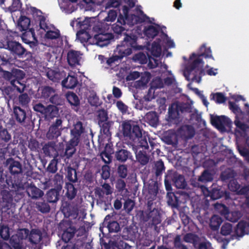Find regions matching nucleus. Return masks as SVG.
I'll return each mask as SVG.
<instances>
[{
    "mask_svg": "<svg viewBox=\"0 0 249 249\" xmlns=\"http://www.w3.org/2000/svg\"><path fill=\"white\" fill-rule=\"evenodd\" d=\"M229 109L235 115L234 124L236 127L243 132H245L249 128L246 124L242 123L240 120L249 123V104L245 103L244 105V111H242L240 107L234 102L229 101Z\"/></svg>",
    "mask_w": 249,
    "mask_h": 249,
    "instance_id": "nucleus-6",
    "label": "nucleus"
},
{
    "mask_svg": "<svg viewBox=\"0 0 249 249\" xmlns=\"http://www.w3.org/2000/svg\"><path fill=\"white\" fill-rule=\"evenodd\" d=\"M67 61L70 66L74 67L79 65V53L77 51L70 50L67 53Z\"/></svg>",
    "mask_w": 249,
    "mask_h": 249,
    "instance_id": "nucleus-29",
    "label": "nucleus"
},
{
    "mask_svg": "<svg viewBox=\"0 0 249 249\" xmlns=\"http://www.w3.org/2000/svg\"><path fill=\"white\" fill-rule=\"evenodd\" d=\"M25 75L23 71L19 69H13L11 72L5 71L3 77L11 86L4 87L2 90L3 94L11 99L13 97L14 90L18 93H23L26 87L25 82L22 81Z\"/></svg>",
    "mask_w": 249,
    "mask_h": 249,
    "instance_id": "nucleus-4",
    "label": "nucleus"
},
{
    "mask_svg": "<svg viewBox=\"0 0 249 249\" xmlns=\"http://www.w3.org/2000/svg\"><path fill=\"white\" fill-rule=\"evenodd\" d=\"M6 49H8L12 53L18 56L22 55L25 52V49L21 44L16 41L7 40L6 41Z\"/></svg>",
    "mask_w": 249,
    "mask_h": 249,
    "instance_id": "nucleus-21",
    "label": "nucleus"
},
{
    "mask_svg": "<svg viewBox=\"0 0 249 249\" xmlns=\"http://www.w3.org/2000/svg\"><path fill=\"white\" fill-rule=\"evenodd\" d=\"M115 187L117 192L122 194L126 193L127 190L126 188V183L124 180L119 178L115 182Z\"/></svg>",
    "mask_w": 249,
    "mask_h": 249,
    "instance_id": "nucleus-50",
    "label": "nucleus"
},
{
    "mask_svg": "<svg viewBox=\"0 0 249 249\" xmlns=\"http://www.w3.org/2000/svg\"><path fill=\"white\" fill-rule=\"evenodd\" d=\"M111 216L108 214L107 215L104 221V224L107 225L108 231L110 233L118 232L121 230L119 224L114 220H110Z\"/></svg>",
    "mask_w": 249,
    "mask_h": 249,
    "instance_id": "nucleus-25",
    "label": "nucleus"
},
{
    "mask_svg": "<svg viewBox=\"0 0 249 249\" xmlns=\"http://www.w3.org/2000/svg\"><path fill=\"white\" fill-rule=\"evenodd\" d=\"M114 157L116 160L120 163H124L127 160H133V157L132 153L126 149L119 147L115 152Z\"/></svg>",
    "mask_w": 249,
    "mask_h": 249,
    "instance_id": "nucleus-18",
    "label": "nucleus"
},
{
    "mask_svg": "<svg viewBox=\"0 0 249 249\" xmlns=\"http://www.w3.org/2000/svg\"><path fill=\"white\" fill-rule=\"evenodd\" d=\"M80 30L76 33V38L82 43H88L92 45L93 37L89 35L88 30L90 29V25L88 20L79 22Z\"/></svg>",
    "mask_w": 249,
    "mask_h": 249,
    "instance_id": "nucleus-8",
    "label": "nucleus"
},
{
    "mask_svg": "<svg viewBox=\"0 0 249 249\" xmlns=\"http://www.w3.org/2000/svg\"><path fill=\"white\" fill-rule=\"evenodd\" d=\"M213 175L212 173V172L209 170L206 169L202 172L197 180L193 179L191 180V184L195 187L202 188L203 185L200 182H211L213 180Z\"/></svg>",
    "mask_w": 249,
    "mask_h": 249,
    "instance_id": "nucleus-14",
    "label": "nucleus"
},
{
    "mask_svg": "<svg viewBox=\"0 0 249 249\" xmlns=\"http://www.w3.org/2000/svg\"><path fill=\"white\" fill-rule=\"evenodd\" d=\"M114 36L111 33L99 34L93 37L92 45H96L103 47L107 46L113 39Z\"/></svg>",
    "mask_w": 249,
    "mask_h": 249,
    "instance_id": "nucleus-13",
    "label": "nucleus"
},
{
    "mask_svg": "<svg viewBox=\"0 0 249 249\" xmlns=\"http://www.w3.org/2000/svg\"><path fill=\"white\" fill-rule=\"evenodd\" d=\"M122 133L125 140H127L133 145L144 148L148 149V144L146 138L142 136V129L139 125L136 124L131 120L125 121L122 124Z\"/></svg>",
    "mask_w": 249,
    "mask_h": 249,
    "instance_id": "nucleus-2",
    "label": "nucleus"
},
{
    "mask_svg": "<svg viewBox=\"0 0 249 249\" xmlns=\"http://www.w3.org/2000/svg\"><path fill=\"white\" fill-rule=\"evenodd\" d=\"M61 210L65 217L73 219L78 217L79 210L76 205H71L69 202L65 201L62 204Z\"/></svg>",
    "mask_w": 249,
    "mask_h": 249,
    "instance_id": "nucleus-11",
    "label": "nucleus"
},
{
    "mask_svg": "<svg viewBox=\"0 0 249 249\" xmlns=\"http://www.w3.org/2000/svg\"><path fill=\"white\" fill-rule=\"evenodd\" d=\"M161 48L160 44L155 41L152 43L151 47V53L156 57H160L161 55Z\"/></svg>",
    "mask_w": 249,
    "mask_h": 249,
    "instance_id": "nucleus-54",
    "label": "nucleus"
},
{
    "mask_svg": "<svg viewBox=\"0 0 249 249\" xmlns=\"http://www.w3.org/2000/svg\"><path fill=\"white\" fill-rule=\"evenodd\" d=\"M78 83L76 76L69 74L65 77L61 82V85L63 88L67 89H73L76 87Z\"/></svg>",
    "mask_w": 249,
    "mask_h": 249,
    "instance_id": "nucleus-26",
    "label": "nucleus"
},
{
    "mask_svg": "<svg viewBox=\"0 0 249 249\" xmlns=\"http://www.w3.org/2000/svg\"><path fill=\"white\" fill-rule=\"evenodd\" d=\"M58 113V109L55 106L48 105L47 106V111L45 114L46 118H53L56 117Z\"/></svg>",
    "mask_w": 249,
    "mask_h": 249,
    "instance_id": "nucleus-49",
    "label": "nucleus"
},
{
    "mask_svg": "<svg viewBox=\"0 0 249 249\" xmlns=\"http://www.w3.org/2000/svg\"><path fill=\"white\" fill-rule=\"evenodd\" d=\"M204 52L200 54L193 53L190 56V61L186 67V71L189 75H193L192 80L200 83L201 78L205 75V71L203 69V62L201 57L206 58H212V52L210 48L204 47Z\"/></svg>",
    "mask_w": 249,
    "mask_h": 249,
    "instance_id": "nucleus-3",
    "label": "nucleus"
},
{
    "mask_svg": "<svg viewBox=\"0 0 249 249\" xmlns=\"http://www.w3.org/2000/svg\"><path fill=\"white\" fill-rule=\"evenodd\" d=\"M181 195L178 192H168L166 195V201L168 205L172 209L178 210L181 203Z\"/></svg>",
    "mask_w": 249,
    "mask_h": 249,
    "instance_id": "nucleus-17",
    "label": "nucleus"
},
{
    "mask_svg": "<svg viewBox=\"0 0 249 249\" xmlns=\"http://www.w3.org/2000/svg\"><path fill=\"white\" fill-rule=\"evenodd\" d=\"M67 191L66 195L69 199L72 200L76 195L77 189L71 183H67Z\"/></svg>",
    "mask_w": 249,
    "mask_h": 249,
    "instance_id": "nucleus-51",
    "label": "nucleus"
},
{
    "mask_svg": "<svg viewBox=\"0 0 249 249\" xmlns=\"http://www.w3.org/2000/svg\"><path fill=\"white\" fill-rule=\"evenodd\" d=\"M66 72L64 71L58 69L53 70L48 68L46 73V76L53 82H59L66 76Z\"/></svg>",
    "mask_w": 249,
    "mask_h": 249,
    "instance_id": "nucleus-19",
    "label": "nucleus"
},
{
    "mask_svg": "<svg viewBox=\"0 0 249 249\" xmlns=\"http://www.w3.org/2000/svg\"><path fill=\"white\" fill-rule=\"evenodd\" d=\"M12 139V135L7 128L0 124V144L8 143Z\"/></svg>",
    "mask_w": 249,
    "mask_h": 249,
    "instance_id": "nucleus-37",
    "label": "nucleus"
},
{
    "mask_svg": "<svg viewBox=\"0 0 249 249\" xmlns=\"http://www.w3.org/2000/svg\"><path fill=\"white\" fill-rule=\"evenodd\" d=\"M173 185L178 189H184L187 186V183L183 175L177 173L171 175Z\"/></svg>",
    "mask_w": 249,
    "mask_h": 249,
    "instance_id": "nucleus-28",
    "label": "nucleus"
},
{
    "mask_svg": "<svg viewBox=\"0 0 249 249\" xmlns=\"http://www.w3.org/2000/svg\"><path fill=\"white\" fill-rule=\"evenodd\" d=\"M85 132V127L83 123L80 121H78L73 124L72 128L71 129L70 139L80 142L81 136Z\"/></svg>",
    "mask_w": 249,
    "mask_h": 249,
    "instance_id": "nucleus-12",
    "label": "nucleus"
},
{
    "mask_svg": "<svg viewBox=\"0 0 249 249\" xmlns=\"http://www.w3.org/2000/svg\"><path fill=\"white\" fill-rule=\"evenodd\" d=\"M225 193L226 191L222 190L218 187H213L210 191H208V196L212 200H216L224 196Z\"/></svg>",
    "mask_w": 249,
    "mask_h": 249,
    "instance_id": "nucleus-40",
    "label": "nucleus"
},
{
    "mask_svg": "<svg viewBox=\"0 0 249 249\" xmlns=\"http://www.w3.org/2000/svg\"><path fill=\"white\" fill-rule=\"evenodd\" d=\"M247 223L244 221H240L237 225L235 230V233L236 236L242 237L245 234V230Z\"/></svg>",
    "mask_w": 249,
    "mask_h": 249,
    "instance_id": "nucleus-48",
    "label": "nucleus"
},
{
    "mask_svg": "<svg viewBox=\"0 0 249 249\" xmlns=\"http://www.w3.org/2000/svg\"><path fill=\"white\" fill-rule=\"evenodd\" d=\"M232 231V225L229 223H225L221 228L220 233L223 236H227L230 235Z\"/></svg>",
    "mask_w": 249,
    "mask_h": 249,
    "instance_id": "nucleus-56",
    "label": "nucleus"
},
{
    "mask_svg": "<svg viewBox=\"0 0 249 249\" xmlns=\"http://www.w3.org/2000/svg\"><path fill=\"white\" fill-rule=\"evenodd\" d=\"M61 189V187H57L56 188H53L49 190L45 196V197L48 202H56L59 199L60 192Z\"/></svg>",
    "mask_w": 249,
    "mask_h": 249,
    "instance_id": "nucleus-24",
    "label": "nucleus"
},
{
    "mask_svg": "<svg viewBox=\"0 0 249 249\" xmlns=\"http://www.w3.org/2000/svg\"><path fill=\"white\" fill-rule=\"evenodd\" d=\"M60 36V32L58 30L56 31H48L45 34L46 38L50 39H57Z\"/></svg>",
    "mask_w": 249,
    "mask_h": 249,
    "instance_id": "nucleus-63",
    "label": "nucleus"
},
{
    "mask_svg": "<svg viewBox=\"0 0 249 249\" xmlns=\"http://www.w3.org/2000/svg\"><path fill=\"white\" fill-rule=\"evenodd\" d=\"M3 190L1 192V198L0 199V215L3 212L10 209L13 205V197L11 191ZM17 192V191H15Z\"/></svg>",
    "mask_w": 249,
    "mask_h": 249,
    "instance_id": "nucleus-9",
    "label": "nucleus"
},
{
    "mask_svg": "<svg viewBox=\"0 0 249 249\" xmlns=\"http://www.w3.org/2000/svg\"><path fill=\"white\" fill-rule=\"evenodd\" d=\"M79 143L71 139L66 142L65 155L67 158L69 159L75 153L76 151L75 147L78 145Z\"/></svg>",
    "mask_w": 249,
    "mask_h": 249,
    "instance_id": "nucleus-30",
    "label": "nucleus"
},
{
    "mask_svg": "<svg viewBox=\"0 0 249 249\" xmlns=\"http://www.w3.org/2000/svg\"><path fill=\"white\" fill-rule=\"evenodd\" d=\"M97 113L98 124L108 121V114L106 110L104 109H100L98 110Z\"/></svg>",
    "mask_w": 249,
    "mask_h": 249,
    "instance_id": "nucleus-55",
    "label": "nucleus"
},
{
    "mask_svg": "<svg viewBox=\"0 0 249 249\" xmlns=\"http://www.w3.org/2000/svg\"><path fill=\"white\" fill-rule=\"evenodd\" d=\"M0 236L4 240H8L10 237L9 229L7 226L0 225Z\"/></svg>",
    "mask_w": 249,
    "mask_h": 249,
    "instance_id": "nucleus-58",
    "label": "nucleus"
},
{
    "mask_svg": "<svg viewBox=\"0 0 249 249\" xmlns=\"http://www.w3.org/2000/svg\"><path fill=\"white\" fill-rule=\"evenodd\" d=\"M57 163V160L54 158L52 160L47 168V171L52 174L55 173L58 170Z\"/></svg>",
    "mask_w": 249,
    "mask_h": 249,
    "instance_id": "nucleus-57",
    "label": "nucleus"
},
{
    "mask_svg": "<svg viewBox=\"0 0 249 249\" xmlns=\"http://www.w3.org/2000/svg\"><path fill=\"white\" fill-rule=\"evenodd\" d=\"M211 122L213 125L220 129L225 127L231 128L232 123L231 120L225 116H211Z\"/></svg>",
    "mask_w": 249,
    "mask_h": 249,
    "instance_id": "nucleus-15",
    "label": "nucleus"
},
{
    "mask_svg": "<svg viewBox=\"0 0 249 249\" xmlns=\"http://www.w3.org/2000/svg\"><path fill=\"white\" fill-rule=\"evenodd\" d=\"M42 239V233L40 230L32 229L29 235V241L32 244H38Z\"/></svg>",
    "mask_w": 249,
    "mask_h": 249,
    "instance_id": "nucleus-35",
    "label": "nucleus"
},
{
    "mask_svg": "<svg viewBox=\"0 0 249 249\" xmlns=\"http://www.w3.org/2000/svg\"><path fill=\"white\" fill-rule=\"evenodd\" d=\"M62 130V120L56 119L49 127L46 137L48 140H56L61 135Z\"/></svg>",
    "mask_w": 249,
    "mask_h": 249,
    "instance_id": "nucleus-10",
    "label": "nucleus"
},
{
    "mask_svg": "<svg viewBox=\"0 0 249 249\" xmlns=\"http://www.w3.org/2000/svg\"><path fill=\"white\" fill-rule=\"evenodd\" d=\"M158 193V187L156 183L150 184L148 186V194L146 195L147 199V209L145 212L144 220L146 221H150L151 224L156 226L161 221V216L158 209L153 208L152 210L153 201L156 198Z\"/></svg>",
    "mask_w": 249,
    "mask_h": 249,
    "instance_id": "nucleus-5",
    "label": "nucleus"
},
{
    "mask_svg": "<svg viewBox=\"0 0 249 249\" xmlns=\"http://www.w3.org/2000/svg\"><path fill=\"white\" fill-rule=\"evenodd\" d=\"M49 101L54 106H58L62 104V99L60 96L57 93L56 91L55 93L49 99Z\"/></svg>",
    "mask_w": 249,
    "mask_h": 249,
    "instance_id": "nucleus-60",
    "label": "nucleus"
},
{
    "mask_svg": "<svg viewBox=\"0 0 249 249\" xmlns=\"http://www.w3.org/2000/svg\"><path fill=\"white\" fill-rule=\"evenodd\" d=\"M174 246L176 249H188L186 246L181 243L180 235H177L174 238Z\"/></svg>",
    "mask_w": 249,
    "mask_h": 249,
    "instance_id": "nucleus-62",
    "label": "nucleus"
},
{
    "mask_svg": "<svg viewBox=\"0 0 249 249\" xmlns=\"http://www.w3.org/2000/svg\"><path fill=\"white\" fill-rule=\"evenodd\" d=\"M183 112L184 108L182 106L173 104L169 108V117L170 119H175L179 115V111Z\"/></svg>",
    "mask_w": 249,
    "mask_h": 249,
    "instance_id": "nucleus-39",
    "label": "nucleus"
},
{
    "mask_svg": "<svg viewBox=\"0 0 249 249\" xmlns=\"http://www.w3.org/2000/svg\"><path fill=\"white\" fill-rule=\"evenodd\" d=\"M66 171V178L71 183H75L77 181V175L75 169L71 167L70 165L65 169Z\"/></svg>",
    "mask_w": 249,
    "mask_h": 249,
    "instance_id": "nucleus-42",
    "label": "nucleus"
},
{
    "mask_svg": "<svg viewBox=\"0 0 249 249\" xmlns=\"http://www.w3.org/2000/svg\"><path fill=\"white\" fill-rule=\"evenodd\" d=\"M154 170L157 177L161 176L165 170L164 163L161 160L157 161L155 164Z\"/></svg>",
    "mask_w": 249,
    "mask_h": 249,
    "instance_id": "nucleus-53",
    "label": "nucleus"
},
{
    "mask_svg": "<svg viewBox=\"0 0 249 249\" xmlns=\"http://www.w3.org/2000/svg\"><path fill=\"white\" fill-rule=\"evenodd\" d=\"M76 229L75 227L71 224L64 230L62 234V239L65 243H68L74 236Z\"/></svg>",
    "mask_w": 249,
    "mask_h": 249,
    "instance_id": "nucleus-32",
    "label": "nucleus"
},
{
    "mask_svg": "<svg viewBox=\"0 0 249 249\" xmlns=\"http://www.w3.org/2000/svg\"><path fill=\"white\" fill-rule=\"evenodd\" d=\"M212 95H213V98L215 100L216 103L217 104L224 103L226 100V97L221 92L212 93Z\"/></svg>",
    "mask_w": 249,
    "mask_h": 249,
    "instance_id": "nucleus-61",
    "label": "nucleus"
},
{
    "mask_svg": "<svg viewBox=\"0 0 249 249\" xmlns=\"http://www.w3.org/2000/svg\"><path fill=\"white\" fill-rule=\"evenodd\" d=\"M4 164L9 173L6 175L5 180L8 189L12 191H19L23 189V168L21 163L12 158H9L5 160Z\"/></svg>",
    "mask_w": 249,
    "mask_h": 249,
    "instance_id": "nucleus-1",
    "label": "nucleus"
},
{
    "mask_svg": "<svg viewBox=\"0 0 249 249\" xmlns=\"http://www.w3.org/2000/svg\"><path fill=\"white\" fill-rule=\"evenodd\" d=\"M27 193L29 197L32 199H37L44 196L42 190L36 187L35 185L31 184L27 189Z\"/></svg>",
    "mask_w": 249,
    "mask_h": 249,
    "instance_id": "nucleus-27",
    "label": "nucleus"
},
{
    "mask_svg": "<svg viewBox=\"0 0 249 249\" xmlns=\"http://www.w3.org/2000/svg\"><path fill=\"white\" fill-rule=\"evenodd\" d=\"M164 141L166 144L175 146L178 144L177 136L174 134L168 135L164 137Z\"/></svg>",
    "mask_w": 249,
    "mask_h": 249,
    "instance_id": "nucleus-59",
    "label": "nucleus"
},
{
    "mask_svg": "<svg viewBox=\"0 0 249 249\" xmlns=\"http://www.w3.org/2000/svg\"><path fill=\"white\" fill-rule=\"evenodd\" d=\"M56 91L53 87L49 86H44L39 88L38 89L40 98L44 99H49Z\"/></svg>",
    "mask_w": 249,
    "mask_h": 249,
    "instance_id": "nucleus-31",
    "label": "nucleus"
},
{
    "mask_svg": "<svg viewBox=\"0 0 249 249\" xmlns=\"http://www.w3.org/2000/svg\"><path fill=\"white\" fill-rule=\"evenodd\" d=\"M49 202H46L44 200L41 199L35 203L36 208L38 211L42 213H47L50 211V206Z\"/></svg>",
    "mask_w": 249,
    "mask_h": 249,
    "instance_id": "nucleus-43",
    "label": "nucleus"
},
{
    "mask_svg": "<svg viewBox=\"0 0 249 249\" xmlns=\"http://www.w3.org/2000/svg\"><path fill=\"white\" fill-rule=\"evenodd\" d=\"M159 29L153 25H149L144 29V34L149 39H153L158 35Z\"/></svg>",
    "mask_w": 249,
    "mask_h": 249,
    "instance_id": "nucleus-45",
    "label": "nucleus"
},
{
    "mask_svg": "<svg viewBox=\"0 0 249 249\" xmlns=\"http://www.w3.org/2000/svg\"><path fill=\"white\" fill-rule=\"evenodd\" d=\"M236 175V174L233 169L227 168L221 172L220 178L222 181L227 182L234 178Z\"/></svg>",
    "mask_w": 249,
    "mask_h": 249,
    "instance_id": "nucleus-41",
    "label": "nucleus"
},
{
    "mask_svg": "<svg viewBox=\"0 0 249 249\" xmlns=\"http://www.w3.org/2000/svg\"><path fill=\"white\" fill-rule=\"evenodd\" d=\"M13 117L17 122L22 124L25 122L27 118L26 112L19 107H14Z\"/></svg>",
    "mask_w": 249,
    "mask_h": 249,
    "instance_id": "nucleus-23",
    "label": "nucleus"
},
{
    "mask_svg": "<svg viewBox=\"0 0 249 249\" xmlns=\"http://www.w3.org/2000/svg\"><path fill=\"white\" fill-rule=\"evenodd\" d=\"M226 211L228 212V210L227 208L223 205ZM225 214H227V219L232 222H236L239 219L242 217V213L239 211H233L231 212H226Z\"/></svg>",
    "mask_w": 249,
    "mask_h": 249,
    "instance_id": "nucleus-44",
    "label": "nucleus"
},
{
    "mask_svg": "<svg viewBox=\"0 0 249 249\" xmlns=\"http://www.w3.org/2000/svg\"><path fill=\"white\" fill-rule=\"evenodd\" d=\"M66 98L72 107L76 111H78L80 106V100L78 96L73 92H68L66 94Z\"/></svg>",
    "mask_w": 249,
    "mask_h": 249,
    "instance_id": "nucleus-33",
    "label": "nucleus"
},
{
    "mask_svg": "<svg viewBox=\"0 0 249 249\" xmlns=\"http://www.w3.org/2000/svg\"><path fill=\"white\" fill-rule=\"evenodd\" d=\"M23 42L29 45L30 47L34 49L37 45L38 41L36 37V34L34 29L31 28L25 31L21 36Z\"/></svg>",
    "mask_w": 249,
    "mask_h": 249,
    "instance_id": "nucleus-16",
    "label": "nucleus"
},
{
    "mask_svg": "<svg viewBox=\"0 0 249 249\" xmlns=\"http://www.w3.org/2000/svg\"><path fill=\"white\" fill-rule=\"evenodd\" d=\"M144 119L146 122L153 127H156L159 124V116L155 111L147 112L144 116Z\"/></svg>",
    "mask_w": 249,
    "mask_h": 249,
    "instance_id": "nucleus-34",
    "label": "nucleus"
},
{
    "mask_svg": "<svg viewBox=\"0 0 249 249\" xmlns=\"http://www.w3.org/2000/svg\"><path fill=\"white\" fill-rule=\"evenodd\" d=\"M124 57L125 56L122 54L121 53H120L119 50L116 48L114 50L113 55L111 57L107 58L106 60V66L105 67L108 68L112 66L116 62L121 61Z\"/></svg>",
    "mask_w": 249,
    "mask_h": 249,
    "instance_id": "nucleus-36",
    "label": "nucleus"
},
{
    "mask_svg": "<svg viewBox=\"0 0 249 249\" xmlns=\"http://www.w3.org/2000/svg\"><path fill=\"white\" fill-rule=\"evenodd\" d=\"M28 148L33 152H39L40 149L39 142L35 139H31L28 142Z\"/></svg>",
    "mask_w": 249,
    "mask_h": 249,
    "instance_id": "nucleus-52",
    "label": "nucleus"
},
{
    "mask_svg": "<svg viewBox=\"0 0 249 249\" xmlns=\"http://www.w3.org/2000/svg\"><path fill=\"white\" fill-rule=\"evenodd\" d=\"M101 170V178L105 180L108 179L110 176V168L109 166L107 165H103Z\"/></svg>",
    "mask_w": 249,
    "mask_h": 249,
    "instance_id": "nucleus-64",
    "label": "nucleus"
},
{
    "mask_svg": "<svg viewBox=\"0 0 249 249\" xmlns=\"http://www.w3.org/2000/svg\"><path fill=\"white\" fill-rule=\"evenodd\" d=\"M223 222L222 218L218 215H213L210 219L209 227L213 231H218Z\"/></svg>",
    "mask_w": 249,
    "mask_h": 249,
    "instance_id": "nucleus-38",
    "label": "nucleus"
},
{
    "mask_svg": "<svg viewBox=\"0 0 249 249\" xmlns=\"http://www.w3.org/2000/svg\"><path fill=\"white\" fill-rule=\"evenodd\" d=\"M140 146L133 145L132 150L135 154V157L137 161L142 166L146 165L149 161L150 156L147 154L146 151L140 150L138 151V148Z\"/></svg>",
    "mask_w": 249,
    "mask_h": 249,
    "instance_id": "nucleus-20",
    "label": "nucleus"
},
{
    "mask_svg": "<svg viewBox=\"0 0 249 249\" xmlns=\"http://www.w3.org/2000/svg\"><path fill=\"white\" fill-rule=\"evenodd\" d=\"M113 189L110 184L107 183H104L101 187H96L94 190V193L99 199L104 197L105 196L110 195L113 193Z\"/></svg>",
    "mask_w": 249,
    "mask_h": 249,
    "instance_id": "nucleus-22",
    "label": "nucleus"
},
{
    "mask_svg": "<svg viewBox=\"0 0 249 249\" xmlns=\"http://www.w3.org/2000/svg\"><path fill=\"white\" fill-rule=\"evenodd\" d=\"M30 25V19L26 16H21L18 21V26L20 31H27Z\"/></svg>",
    "mask_w": 249,
    "mask_h": 249,
    "instance_id": "nucleus-47",
    "label": "nucleus"
},
{
    "mask_svg": "<svg viewBox=\"0 0 249 249\" xmlns=\"http://www.w3.org/2000/svg\"><path fill=\"white\" fill-rule=\"evenodd\" d=\"M138 36L133 34H125L123 41L117 46L116 49L125 57L132 53V50H140L142 46L137 43Z\"/></svg>",
    "mask_w": 249,
    "mask_h": 249,
    "instance_id": "nucleus-7",
    "label": "nucleus"
},
{
    "mask_svg": "<svg viewBox=\"0 0 249 249\" xmlns=\"http://www.w3.org/2000/svg\"><path fill=\"white\" fill-rule=\"evenodd\" d=\"M112 124L113 122L109 121L101 124H98L100 127L101 133L105 135L107 137L110 136L111 135V133L110 131V129Z\"/></svg>",
    "mask_w": 249,
    "mask_h": 249,
    "instance_id": "nucleus-46",
    "label": "nucleus"
}]
</instances>
